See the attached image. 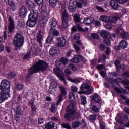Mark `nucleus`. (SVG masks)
<instances>
[{"mask_svg":"<svg viewBox=\"0 0 129 129\" xmlns=\"http://www.w3.org/2000/svg\"><path fill=\"white\" fill-rule=\"evenodd\" d=\"M10 87L11 83L7 80H3L1 81L0 85V90L4 93H9L10 92Z\"/></svg>","mask_w":129,"mask_h":129,"instance_id":"39448f33","label":"nucleus"},{"mask_svg":"<svg viewBox=\"0 0 129 129\" xmlns=\"http://www.w3.org/2000/svg\"><path fill=\"white\" fill-rule=\"evenodd\" d=\"M20 106H21V105L18 103H15L13 105V107L14 108V109L16 114H18V115L22 114V110H21Z\"/></svg>","mask_w":129,"mask_h":129,"instance_id":"ddd939ff","label":"nucleus"},{"mask_svg":"<svg viewBox=\"0 0 129 129\" xmlns=\"http://www.w3.org/2000/svg\"><path fill=\"white\" fill-rule=\"evenodd\" d=\"M30 58H31V54L30 53V52H28L27 53H26L24 57V59H30Z\"/></svg>","mask_w":129,"mask_h":129,"instance_id":"338daca9","label":"nucleus"},{"mask_svg":"<svg viewBox=\"0 0 129 129\" xmlns=\"http://www.w3.org/2000/svg\"><path fill=\"white\" fill-rule=\"evenodd\" d=\"M53 38L54 36H53V35H49L46 40V43H47V44H50L52 42V41H53Z\"/></svg>","mask_w":129,"mask_h":129,"instance_id":"ea45409f","label":"nucleus"},{"mask_svg":"<svg viewBox=\"0 0 129 129\" xmlns=\"http://www.w3.org/2000/svg\"><path fill=\"white\" fill-rule=\"evenodd\" d=\"M99 20L101 21L102 22H104V23H109L110 18L105 15H102L100 17Z\"/></svg>","mask_w":129,"mask_h":129,"instance_id":"412c9836","label":"nucleus"},{"mask_svg":"<svg viewBox=\"0 0 129 129\" xmlns=\"http://www.w3.org/2000/svg\"><path fill=\"white\" fill-rule=\"evenodd\" d=\"M100 107H101V105H100L99 106L93 105L92 106V111H93V112H95V113H98L100 111Z\"/></svg>","mask_w":129,"mask_h":129,"instance_id":"5701e85b","label":"nucleus"},{"mask_svg":"<svg viewBox=\"0 0 129 129\" xmlns=\"http://www.w3.org/2000/svg\"><path fill=\"white\" fill-rule=\"evenodd\" d=\"M114 90L118 93H123V94H126V92H127L126 90H124L123 89H121L117 87H115Z\"/></svg>","mask_w":129,"mask_h":129,"instance_id":"473e14b6","label":"nucleus"},{"mask_svg":"<svg viewBox=\"0 0 129 129\" xmlns=\"http://www.w3.org/2000/svg\"><path fill=\"white\" fill-rule=\"evenodd\" d=\"M91 36L93 39H96V40L99 39V36L95 33L91 34Z\"/></svg>","mask_w":129,"mask_h":129,"instance_id":"13d9d810","label":"nucleus"},{"mask_svg":"<svg viewBox=\"0 0 129 129\" xmlns=\"http://www.w3.org/2000/svg\"><path fill=\"white\" fill-rule=\"evenodd\" d=\"M60 62L62 63V64L66 65L68 63V59L65 57H61L60 59Z\"/></svg>","mask_w":129,"mask_h":129,"instance_id":"de8ad7c7","label":"nucleus"},{"mask_svg":"<svg viewBox=\"0 0 129 129\" xmlns=\"http://www.w3.org/2000/svg\"><path fill=\"white\" fill-rule=\"evenodd\" d=\"M36 22L37 21L30 20L28 18V20L26 22V25L28 27H33L36 25Z\"/></svg>","mask_w":129,"mask_h":129,"instance_id":"cd10ccee","label":"nucleus"},{"mask_svg":"<svg viewBox=\"0 0 129 129\" xmlns=\"http://www.w3.org/2000/svg\"><path fill=\"white\" fill-rule=\"evenodd\" d=\"M80 89L84 91V94H91L93 92V87H90L87 83H83L80 87Z\"/></svg>","mask_w":129,"mask_h":129,"instance_id":"0eeeda50","label":"nucleus"},{"mask_svg":"<svg viewBox=\"0 0 129 129\" xmlns=\"http://www.w3.org/2000/svg\"><path fill=\"white\" fill-rule=\"evenodd\" d=\"M57 45L59 47H64L66 45V40L64 37L58 38Z\"/></svg>","mask_w":129,"mask_h":129,"instance_id":"a211bd4d","label":"nucleus"},{"mask_svg":"<svg viewBox=\"0 0 129 129\" xmlns=\"http://www.w3.org/2000/svg\"><path fill=\"white\" fill-rule=\"evenodd\" d=\"M40 13L42 14H46V12H47V7L45 5H42L40 6Z\"/></svg>","mask_w":129,"mask_h":129,"instance_id":"f704fd0d","label":"nucleus"},{"mask_svg":"<svg viewBox=\"0 0 129 129\" xmlns=\"http://www.w3.org/2000/svg\"><path fill=\"white\" fill-rule=\"evenodd\" d=\"M100 127L101 129H105V123L102 121H100Z\"/></svg>","mask_w":129,"mask_h":129,"instance_id":"4d7b16f0","label":"nucleus"},{"mask_svg":"<svg viewBox=\"0 0 129 129\" xmlns=\"http://www.w3.org/2000/svg\"><path fill=\"white\" fill-rule=\"evenodd\" d=\"M69 99L70 100V101H74V103L72 104H74L75 103V105L76 104V103H75V94L73 93V92H70L69 93Z\"/></svg>","mask_w":129,"mask_h":129,"instance_id":"393cba45","label":"nucleus"},{"mask_svg":"<svg viewBox=\"0 0 129 129\" xmlns=\"http://www.w3.org/2000/svg\"><path fill=\"white\" fill-rule=\"evenodd\" d=\"M93 99L94 101L96 103H100V104H101V103L100 102V101H101V99L100 98V96H99L98 94H95L93 96Z\"/></svg>","mask_w":129,"mask_h":129,"instance_id":"bb28decb","label":"nucleus"},{"mask_svg":"<svg viewBox=\"0 0 129 129\" xmlns=\"http://www.w3.org/2000/svg\"><path fill=\"white\" fill-rule=\"evenodd\" d=\"M80 61L79 57H75L72 59V62L73 63H79Z\"/></svg>","mask_w":129,"mask_h":129,"instance_id":"603ef678","label":"nucleus"},{"mask_svg":"<svg viewBox=\"0 0 129 129\" xmlns=\"http://www.w3.org/2000/svg\"><path fill=\"white\" fill-rule=\"evenodd\" d=\"M9 97H10V94L2 92L0 90V103L4 102L5 100H7Z\"/></svg>","mask_w":129,"mask_h":129,"instance_id":"4468645a","label":"nucleus"},{"mask_svg":"<svg viewBox=\"0 0 129 129\" xmlns=\"http://www.w3.org/2000/svg\"><path fill=\"white\" fill-rule=\"evenodd\" d=\"M36 1L35 0H28L27 1V5L29 8L31 9H34L35 7H36Z\"/></svg>","mask_w":129,"mask_h":129,"instance_id":"b1692460","label":"nucleus"},{"mask_svg":"<svg viewBox=\"0 0 129 129\" xmlns=\"http://www.w3.org/2000/svg\"><path fill=\"white\" fill-rule=\"evenodd\" d=\"M99 48L101 51H104L105 50V45L101 43L99 45Z\"/></svg>","mask_w":129,"mask_h":129,"instance_id":"bf43d9fd","label":"nucleus"},{"mask_svg":"<svg viewBox=\"0 0 129 129\" xmlns=\"http://www.w3.org/2000/svg\"><path fill=\"white\" fill-rule=\"evenodd\" d=\"M54 72L55 74L63 82L66 84H67V82H66V80H65V78H64V74L61 71L58 70L57 69H54Z\"/></svg>","mask_w":129,"mask_h":129,"instance_id":"9b49d317","label":"nucleus"},{"mask_svg":"<svg viewBox=\"0 0 129 129\" xmlns=\"http://www.w3.org/2000/svg\"><path fill=\"white\" fill-rule=\"evenodd\" d=\"M3 38L4 39V41L7 39V31H4L3 36L0 37V42H3Z\"/></svg>","mask_w":129,"mask_h":129,"instance_id":"3c124183","label":"nucleus"},{"mask_svg":"<svg viewBox=\"0 0 129 129\" xmlns=\"http://www.w3.org/2000/svg\"><path fill=\"white\" fill-rule=\"evenodd\" d=\"M38 17H39V12L38 10H32L31 11L30 14L29 15L28 18L32 21H36L38 20Z\"/></svg>","mask_w":129,"mask_h":129,"instance_id":"9d476101","label":"nucleus"},{"mask_svg":"<svg viewBox=\"0 0 129 129\" xmlns=\"http://www.w3.org/2000/svg\"><path fill=\"white\" fill-rule=\"evenodd\" d=\"M15 21L13 17L9 16L8 18V30L9 33H14L15 32Z\"/></svg>","mask_w":129,"mask_h":129,"instance_id":"1a4fd4ad","label":"nucleus"},{"mask_svg":"<svg viewBox=\"0 0 129 129\" xmlns=\"http://www.w3.org/2000/svg\"><path fill=\"white\" fill-rule=\"evenodd\" d=\"M24 43H25L24 37L20 33L16 34L13 40V45L15 47L16 51L20 49L21 47L24 46Z\"/></svg>","mask_w":129,"mask_h":129,"instance_id":"20e7f679","label":"nucleus"},{"mask_svg":"<svg viewBox=\"0 0 129 129\" xmlns=\"http://www.w3.org/2000/svg\"><path fill=\"white\" fill-rule=\"evenodd\" d=\"M71 90L74 92H77V87H76V86L73 85L71 87Z\"/></svg>","mask_w":129,"mask_h":129,"instance_id":"774afa93","label":"nucleus"},{"mask_svg":"<svg viewBox=\"0 0 129 129\" xmlns=\"http://www.w3.org/2000/svg\"><path fill=\"white\" fill-rule=\"evenodd\" d=\"M115 65L116 66V69L118 70V71L121 69V66L120 65V62H119V61L116 60L115 61Z\"/></svg>","mask_w":129,"mask_h":129,"instance_id":"37998d69","label":"nucleus"},{"mask_svg":"<svg viewBox=\"0 0 129 129\" xmlns=\"http://www.w3.org/2000/svg\"><path fill=\"white\" fill-rule=\"evenodd\" d=\"M123 78H129V72H125L122 75Z\"/></svg>","mask_w":129,"mask_h":129,"instance_id":"6e6d98bb","label":"nucleus"},{"mask_svg":"<svg viewBox=\"0 0 129 129\" xmlns=\"http://www.w3.org/2000/svg\"><path fill=\"white\" fill-rule=\"evenodd\" d=\"M58 0H49V4L51 7H56Z\"/></svg>","mask_w":129,"mask_h":129,"instance_id":"c03bdc74","label":"nucleus"},{"mask_svg":"<svg viewBox=\"0 0 129 129\" xmlns=\"http://www.w3.org/2000/svg\"><path fill=\"white\" fill-rule=\"evenodd\" d=\"M16 88H17V90H22V89L24 88V85L21 84H18L16 85Z\"/></svg>","mask_w":129,"mask_h":129,"instance_id":"864d4df0","label":"nucleus"},{"mask_svg":"<svg viewBox=\"0 0 129 129\" xmlns=\"http://www.w3.org/2000/svg\"><path fill=\"white\" fill-rule=\"evenodd\" d=\"M16 75L15 72H10L8 75H7V78L8 79H12V78H14V77H16Z\"/></svg>","mask_w":129,"mask_h":129,"instance_id":"c9c22d12","label":"nucleus"},{"mask_svg":"<svg viewBox=\"0 0 129 129\" xmlns=\"http://www.w3.org/2000/svg\"><path fill=\"white\" fill-rule=\"evenodd\" d=\"M69 67L70 69H72L73 71H76V67L74 64L71 63L69 64Z\"/></svg>","mask_w":129,"mask_h":129,"instance_id":"680f3d73","label":"nucleus"},{"mask_svg":"<svg viewBox=\"0 0 129 129\" xmlns=\"http://www.w3.org/2000/svg\"><path fill=\"white\" fill-rule=\"evenodd\" d=\"M48 66L49 64L46 61L43 60H38L28 70L29 73L26 78V80L28 81L31 80V75L32 74L37 73V72H40V71H46L48 69Z\"/></svg>","mask_w":129,"mask_h":129,"instance_id":"f257e3e1","label":"nucleus"},{"mask_svg":"<svg viewBox=\"0 0 129 129\" xmlns=\"http://www.w3.org/2000/svg\"><path fill=\"white\" fill-rule=\"evenodd\" d=\"M31 51L32 54H33V55H35V56H41V55L43 54V51H42V49L38 47H37L36 48H33Z\"/></svg>","mask_w":129,"mask_h":129,"instance_id":"2eb2a0df","label":"nucleus"},{"mask_svg":"<svg viewBox=\"0 0 129 129\" xmlns=\"http://www.w3.org/2000/svg\"><path fill=\"white\" fill-rule=\"evenodd\" d=\"M118 80H119V81L121 82L122 84H124V85H129V79L122 80L121 78H118Z\"/></svg>","mask_w":129,"mask_h":129,"instance_id":"e433bc0d","label":"nucleus"},{"mask_svg":"<svg viewBox=\"0 0 129 129\" xmlns=\"http://www.w3.org/2000/svg\"><path fill=\"white\" fill-rule=\"evenodd\" d=\"M49 24L51 28L49 32L51 33L52 32V29H55V27L57 26V21H56V19H51L49 22Z\"/></svg>","mask_w":129,"mask_h":129,"instance_id":"6ab92c4d","label":"nucleus"},{"mask_svg":"<svg viewBox=\"0 0 129 129\" xmlns=\"http://www.w3.org/2000/svg\"><path fill=\"white\" fill-rule=\"evenodd\" d=\"M110 5L114 10H118V8H119L118 3H117L115 0H111L110 2Z\"/></svg>","mask_w":129,"mask_h":129,"instance_id":"aec40b11","label":"nucleus"},{"mask_svg":"<svg viewBox=\"0 0 129 129\" xmlns=\"http://www.w3.org/2000/svg\"><path fill=\"white\" fill-rule=\"evenodd\" d=\"M43 40V35L41 34L40 31L37 36V42L39 43L40 46H42V41Z\"/></svg>","mask_w":129,"mask_h":129,"instance_id":"2f4dec72","label":"nucleus"},{"mask_svg":"<svg viewBox=\"0 0 129 129\" xmlns=\"http://www.w3.org/2000/svg\"><path fill=\"white\" fill-rule=\"evenodd\" d=\"M75 103L74 104L71 103L70 106L67 109V112L64 116V118L70 121V120H74V119H79L80 118V112L78 111L75 113Z\"/></svg>","mask_w":129,"mask_h":129,"instance_id":"f03ea898","label":"nucleus"},{"mask_svg":"<svg viewBox=\"0 0 129 129\" xmlns=\"http://www.w3.org/2000/svg\"><path fill=\"white\" fill-rule=\"evenodd\" d=\"M80 125H81V122L79 121H74L71 124V126L74 129L78 128Z\"/></svg>","mask_w":129,"mask_h":129,"instance_id":"4be33fe9","label":"nucleus"},{"mask_svg":"<svg viewBox=\"0 0 129 129\" xmlns=\"http://www.w3.org/2000/svg\"><path fill=\"white\" fill-rule=\"evenodd\" d=\"M89 121L94 122L96 120V115H91L89 116Z\"/></svg>","mask_w":129,"mask_h":129,"instance_id":"a19ab883","label":"nucleus"},{"mask_svg":"<svg viewBox=\"0 0 129 129\" xmlns=\"http://www.w3.org/2000/svg\"><path fill=\"white\" fill-rule=\"evenodd\" d=\"M20 15L21 16V17H23V16L26 15V7H25V6H22L20 8Z\"/></svg>","mask_w":129,"mask_h":129,"instance_id":"72a5a7b5","label":"nucleus"},{"mask_svg":"<svg viewBox=\"0 0 129 129\" xmlns=\"http://www.w3.org/2000/svg\"><path fill=\"white\" fill-rule=\"evenodd\" d=\"M118 19H119V17L114 16L111 19V22L112 23H113L114 24H115L116 22H117Z\"/></svg>","mask_w":129,"mask_h":129,"instance_id":"5fc2aeb1","label":"nucleus"},{"mask_svg":"<svg viewBox=\"0 0 129 129\" xmlns=\"http://www.w3.org/2000/svg\"><path fill=\"white\" fill-rule=\"evenodd\" d=\"M76 28L78 29V30H79V31H80L81 32H87L88 31V28L86 27L84 29H83L79 25H77Z\"/></svg>","mask_w":129,"mask_h":129,"instance_id":"4c0bfd02","label":"nucleus"},{"mask_svg":"<svg viewBox=\"0 0 129 129\" xmlns=\"http://www.w3.org/2000/svg\"><path fill=\"white\" fill-rule=\"evenodd\" d=\"M58 52L59 51L57 47L52 46L49 50V54L52 57H54L58 55Z\"/></svg>","mask_w":129,"mask_h":129,"instance_id":"dca6fc26","label":"nucleus"},{"mask_svg":"<svg viewBox=\"0 0 129 129\" xmlns=\"http://www.w3.org/2000/svg\"><path fill=\"white\" fill-rule=\"evenodd\" d=\"M74 40H79L80 39V35L79 33H76L74 36Z\"/></svg>","mask_w":129,"mask_h":129,"instance_id":"0e129e2a","label":"nucleus"},{"mask_svg":"<svg viewBox=\"0 0 129 129\" xmlns=\"http://www.w3.org/2000/svg\"><path fill=\"white\" fill-rule=\"evenodd\" d=\"M110 35V33H109L108 32L105 31V30H102L100 32V35L101 37L103 38L104 39H105L108 37V35Z\"/></svg>","mask_w":129,"mask_h":129,"instance_id":"c85d7f7f","label":"nucleus"},{"mask_svg":"<svg viewBox=\"0 0 129 129\" xmlns=\"http://www.w3.org/2000/svg\"><path fill=\"white\" fill-rule=\"evenodd\" d=\"M80 97L82 104H83V105H85V104L87 103V101H86V97L84 96H81Z\"/></svg>","mask_w":129,"mask_h":129,"instance_id":"79ce46f5","label":"nucleus"},{"mask_svg":"<svg viewBox=\"0 0 129 129\" xmlns=\"http://www.w3.org/2000/svg\"><path fill=\"white\" fill-rule=\"evenodd\" d=\"M117 35L120 34L122 38L125 40H129V34L124 30L122 29L120 26H118L116 31Z\"/></svg>","mask_w":129,"mask_h":129,"instance_id":"6e6552de","label":"nucleus"},{"mask_svg":"<svg viewBox=\"0 0 129 129\" xmlns=\"http://www.w3.org/2000/svg\"><path fill=\"white\" fill-rule=\"evenodd\" d=\"M44 129H57V126L53 122H49L45 124Z\"/></svg>","mask_w":129,"mask_h":129,"instance_id":"f3484780","label":"nucleus"},{"mask_svg":"<svg viewBox=\"0 0 129 129\" xmlns=\"http://www.w3.org/2000/svg\"><path fill=\"white\" fill-rule=\"evenodd\" d=\"M74 21L75 23H80L81 22V19L80 18V15L79 14H76L74 16Z\"/></svg>","mask_w":129,"mask_h":129,"instance_id":"7c9ffc66","label":"nucleus"},{"mask_svg":"<svg viewBox=\"0 0 129 129\" xmlns=\"http://www.w3.org/2000/svg\"><path fill=\"white\" fill-rule=\"evenodd\" d=\"M104 43L107 45V46H109L110 45V40H109V38L108 37H106V38H104Z\"/></svg>","mask_w":129,"mask_h":129,"instance_id":"8fccbe9b","label":"nucleus"},{"mask_svg":"<svg viewBox=\"0 0 129 129\" xmlns=\"http://www.w3.org/2000/svg\"><path fill=\"white\" fill-rule=\"evenodd\" d=\"M62 127L67 129H71V126L69 124H62Z\"/></svg>","mask_w":129,"mask_h":129,"instance_id":"052dcab7","label":"nucleus"},{"mask_svg":"<svg viewBox=\"0 0 129 129\" xmlns=\"http://www.w3.org/2000/svg\"><path fill=\"white\" fill-rule=\"evenodd\" d=\"M119 46L121 49H125L127 47V42L125 40H121L119 43Z\"/></svg>","mask_w":129,"mask_h":129,"instance_id":"c756f323","label":"nucleus"},{"mask_svg":"<svg viewBox=\"0 0 129 129\" xmlns=\"http://www.w3.org/2000/svg\"><path fill=\"white\" fill-rule=\"evenodd\" d=\"M70 0L68 8L69 11L71 12H75L76 11V8L78 9H82V6L84 7L87 6L88 4V0Z\"/></svg>","mask_w":129,"mask_h":129,"instance_id":"7ed1b4c3","label":"nucleus"},{"mask_svg":"<svg viewBox=\"0 0 129 129\" xmlns=\"http://www.w3.org/2000/svg\"><path fill=\"white\" fill-rule=\"evenodd\" d=\"M97 68L100 69V70H102L105 68V67L104 66V64H98L97 66Z\"/></svg>","mask_w":129,"mask_h":129,"instance_id":"69168bd1","label":"nucleus"},{"mask_svg":"<svg viewBox=\"0 0 129 129\" xmlns=\"http://www.w3.org/2000/svg\"><path fill=\"white\" fill-rule=\"evenodd\" d=\"M62 25L64 29H67L68 28V21H69V15L67 13V10L66 8H63L62 9Z\"/></svg>","mask_w":129,"mask_h":129,"instance_id":"423d86ee","label":"nucleus"},{"mask_svg":"<svg viewBox=\"0 0 129 129\" xmlns=\"http://www.w3.org/2000/svg\"><path fill=\"white\" fill-rule=\"evenodd\" d=\"M53 36L55 37H58L59 36V31L58 30H55V28L52 29V32Z\"/></svg>","mask_w":129,"mask_h":129,"instance_id":"a18cd8bd","label":"nucleus"},{"mask_svg":"<svg viewBox=\"0 0 129 129\" xmlns=\"http://www.w3.org/2000/svg\"><path fill=\"white\" fill-rule=\"evenodd\" d=\"M52 85H53V84H51L49 86V89L48 92L50 94H52V93H54L53 90H54V89H55V87L53 86Z\"/></svg>","mask_w":129,"mask_h":129,"instance_id":"09e8293b","label":"nucleus"},{"mask_svg":"<svg viewBox=\"0 0 129 129\" xmlns=\"http://www.w3.org/2000/svg\"><path fill=\"white\" fill-rule=\"evenodd\" d=\"M106 79L109 83H113V82H114V80L113 79H111L108 77H106Z\"/></svg>","mask_w":129,"mask_h":129,"instance_id":"e2e57ef3","label":"nucleus"},{"mask_svg":"<svg viewBox=\"0 0 129 129\" xmlns=\"http://www.w3.org/2000/svg\"><path fill=\"white\" fill-rule=\"evenodd\" d=\"M8 4L10 6V10H12L13 11L16 10V5L13 1L9 2Z\"/></svg>","mask_w":129,"mask_h":129,"instance_id":"58836bf2","label":"nucleus"},{"mask_svg":"<svg viewBox=\"0 0 129 129\" xmlns=\"http://www.w3.org/2000/svg\"><path fill=\"white\" fill-rule=\"evenodd\" d=\"M120 97H121V98H122L123 99V100H125V103H126V104H127V105H129V98H126V97H125V96L123 95H120Z\"/></svg>","mask_w":129,"mask_h":129,"instance_id":"49530a36","label":"nucleus"},{"mask_svg":"<svg viewBox=\"0 0 129 129\" xmlns=\"http://www.w3.org/2000/svg\"><path fill=\"white\" fill-rule=\"evenodd\" d=\"M59 88L60 90L61 94L58 96V99L57 100V103H60L63 100V95H66L67 92H66V88L63 86H60Z\"/></svg>","mask_w":129,"mask_h":129,"instance_id":"f8f14e48","label":"nucleus"},{"mask_svg":"<svg viewBox=\"0 0 129 129\" xmlns=\"http://www.w3.org/2000/svg\"><path fill=\"white\" fill-rule=\"evenodd\" d=\"M93 23V20L91 18L87 17L84 19L83 24L85 25H90Z\"/></svg>","mask_w":129,"mask_h":129,"instance_id":"a878e982","label":"nucleus"}]
</instances>
